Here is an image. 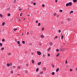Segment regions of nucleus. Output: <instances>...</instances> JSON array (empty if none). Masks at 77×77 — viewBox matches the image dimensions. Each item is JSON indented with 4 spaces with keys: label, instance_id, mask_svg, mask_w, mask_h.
<instances>
[{
    "label": "nucleus",
    "instance_id": "nucleus-1",
    "mask_svg": "<svg viewBox=\"0 0 77 77\" xmlns=\"http://www.w3.org/2000/svg\"><path fill=\"white\" fill-rule=\"evenodd\" d=\"M37 53L38 55H41V53L40 51H37Z\"/></svg>",
    "mask_w": 77,
    "mask_h": 77
},
{
    "label": "nucleus",
    "instance_id": "nucleus-2",
    "mask_svg": "<svg viewBox=\"0 0 77 77\" xmlns=\"http://www.w3.org/2000/svg\"><path fill=\"white\" fill-rule=\"evenodd\" d=\"M69 6H72V2H70L68 3Z\"/></svg>",
    "mask_w": 77,
    "mask_h": 77
},
{
    "label": "nucleus",
    "instance_id": "nucleus-3",
    "mask_svg": "<svg viewBox=\"0 0 77 77\" xmlns=\"http://www.w3.org/2000/svg\"><path fill=\"white\" fill-rule=\"evenodd\" d=\"M7 66L8 67H9V66H10V64L9 63H7Z\"/></svg>",
    "mask_w": 77,
    "mask_h": 77
},
{
    "label": "nucleus",
    "instance_id": "nucleus-4",
    "mask_svg": "<svg viewBox=\"0 0 77 77\" xmlns=\"http://www.w3.org/2000/svg\"><path fill=\"white\" fill-rule=\"evenodd\" d=\"M43 70L44 71H46V67H44L43 68Z\"/></svg>",
    "mask_w": 77,
    "mask_h": 77
},
{
    "label": "nucleus",
    "instance_id": "nucleus-5",
    "mask_svg": "<svg viewBox=\"0 0 77 77\" xmlns=\"http://www.w3.org/2000/svg\"><path fill=\"white\" fill-rule=\"evenodd\" d=\"M41 64V62H39L38 63V65H40Z\"/></svg>",
    "mask_w": 77,
    "mask_h": 77
},
{
    "label": "nucleus",
    "instance_id": "nucleus-6",
    "mask_svg": "<svg viewBox=\"0 0 77 77\" xmlns=\"http://www.w3.org/2000/svg\"><path fill=\"white\" fill-rule=\"evenodd\" d=\"M60 50L61 51H63V50H65V49L63 48H61Z\"/></svg>",
    "mask_w": 77,
    "mask_h": 77
},
{
    "label": "nucleus",
    "instance_id": "nucleus-7",
    "mask_svg": "<svg viewBox=\"0 0 77 77\" xmlns=\"http://www.w3.org/2000/svg\"><path fill=\"white\" fill-rule=\"evenodd\" d=\"M59 68H57L56 70V72H58L59 71Z\"/></svg>",
    "mask_w": 77,
    "mask_h": 77
},
{
    "label": "nucleus",
    "instance_id": "nucleus-8",
    "mask_svg": "<svg viewBox=\"0 0 77 77\" xmlns=\"http://www.w3.org/2000/svg\"><path fill=\"white\" fill-rule=\"evenodd\" d=\"M32 63L33 64L35 63V61L33 60H32Z\"/></svg>",
    "mask_w": 77,
    "mask_h": 77
},
{
    "label": "nucleus",
    "instance_id": "nucleus-9",
    "mask_svg": "<svg viewBox=\"0 0 77 77\" xmlns=\"http://www.w3.org/2000/svg\"><path fill=\"white\" fill-rule=\"evenodd\" d=\"M73 2L74 3H76L77 2V0H73Z\"/></svg>",
    "mask_w": 77,
    "mask_h": 77
},
{
    "label": "nucleus",
    "instance_id": "nucleus-10",
    "mask_svg": "<svg viewBox=\"0 0 77 77\" xmlns=\"http://www.w3.org/2000/svg\"><path fill=\"white\" fill-rule=\"evenodd\" d=\"M60 55V54L58 53L57 54V55H56L57 57H58V56Z\"/></svg>",
    "mask_w": 77,
    "mask_h": 77
},
{
    "label": "nucleus",
    "instance_id": "nucleus-11",
    "mask_svg": "<svg viewBox=\"0 0 77 77\" xmlns=\"http://www.w3.org/2000/svg\"><path fill=\"white\" fill-rule=\"evenodd\" d=\"M63 36L62 35V34H61V39H63Z\"/></svg>",
    "mask_w": 77,
    "mask_h": 77
},
{
    "label": "nucleus",
    "instance_id": "nucleus-12",
    "mask_svg": "<svg viewBox=\"0 0 77 77\" xmlns=\"http://www.w3.org/2000/svg\"><path fill=\"white\" fill-rule=\"evenodd\" d=\"M5 23L3 22L2 23V26H5Z\"/></svg>",
    "mask_w": 77,
    "mask_h": 77
},
{
    "label": "nucleus",
    "instance_id": "nucleus-13",
    "mask_svg": "<svg viewBox=\"0 0 77 77\" xmlns=\"http://www.w3.org/2000/svg\"><path fill=\"white\" fill-rule=\"evenodd\" d=\"M50 45H53V43H52V42H50Z\"/></svg>",
    "mask_w": 77,
    "mask_h": 77
},
{
    "label": "nucleus",
    "instance_id": "nucleus-14",
    "mask_svg": "<svg viewBox=\"0 0 77 77\" xmlns=\"http://www.w3.org/2000/svg\"><path fill=\"white\" fill-rule=\"evenodd\" d=\"M55 74V73L54 72H52L51 74H52V75H54Z\"/></svg>",
    "mask_w": 77,
    "mask_h": 77
},
{
    "label": "nucleus",
    "instance_id": "nucleus-15",
    "mask_svg": "<svg viewBox=\"0 0 77 77\" xmlns=\"http://www.w3.org/2000/svg\"><path fill=\"white\" fill-rule=\"evenodd\" d=\"M66 6H67V7H68V6H69V4L68 3H67V4H66Z\"/></svg>",
    "mask_w": 77,
    "mask_h": 77
},
{
    "label": "nucleus",
    "instance_id": "nucleus-16",
    "mask_svg": "<svg viewBox=\"0 0 77 77\" xmlns=\"http://www.w3.org/2000/svg\"><path fill=\"white\" fill-rule=\"evenodd\" d=\"M23 14L22 13H21L20 14V17H22V15H23Z\"/></svg>",
    "mask_w": 77,
    "mask_h": 77
},
{
    "label": "nucleus",
    "instance_id": "nucleus-17",
    "mask_svg": "<svg viewBox=\"0 0 77 77\" xmlns=\"http://www.w3.org/2000/svg\"><path fill=\"white\" fill-rule=\"evenodd\" d=\"M18 21H19V22H21V19H20V18L18 19Z\"/></svg>",
    "mask_w": 77,
    "mask_h": 77
},
{
    "label": "nucleus",
    "instance_id": "nucleus-18",
    "mask_svg": "<svg viewBox=\"0 0 77 77\" xmlns=\"http://www.w3.org/2000/svg\"><path fill=\"white\" fill-rule=\"evenodd\" d=\"M5 48H2L1 49V50H2V51H3V50H4Z\"/></svg>",
    "mask_w": 77,
    "mask_h": 77
},
{
    "label": "nucleus",
    "instance_id": "nucleus-19",
    "mask_svg": "<svg viewBox=\"0 0 77 77\" xmlns=\"http://www.w3.org/2000/svg\"><path fill=\"white\" fill-rule=\"evenodd\" d=\"M71 13H73V11H71L70 12V14H71Z\"/></svg>",
    "mask_w": 77,
    "mask_h": 77
},
{
    "label": "nucleus",
    "instance_id": "nucleus-20",
    "mask_svg": "<svg viewBox=\"0 0 77 77\" xmlns=\"http://www.w3.org/2000/svg\"><path fill=\"white\" fill-rule=\"evenodd\" d=\"M41 37L42 38H44V36L43 35H41Z\"/></svg>",
    "mask_w": 77,
    "mask_h": 77
},
{
    "label": "nucleus",
    "instance_id": "nucleus-21",
    "mask_svg": "<svg viewBox=\"0 0 77 77\" xmlns=\"http://www.w3.org/2000/svg\"><path fill=\"white\" fill-rule=\"evenodd\" d=\"M38 70H39V69L38 68H37L36 69V72H38Z\"/></svg>",
    "mask_w": 77,
    "mask_h": 77
},
{
    "label": "nucleus",
    "instance_id": "nucleus-22",
    "mask_svg": "<svg viewBox=\"0 0 77 77\" xmlns=\"http://www.w3.org/2000/svg\"><path fill=\"white\" fill-rule=\"evenodd\" d=\"M7 15L8 16H11V14H10V13H8V14Z\"/></svg>",
    "mask_w": 77,
    "mask_h": 77
},
{
    "label": "nucleus",
    "instance_id": "nucleus-23",
    "mask_svg": "<svg viewBox=\"0 0 77 77\" xmlns=\"http://www.w3.org/2000/svg\"><path fill=\"white\" fill-rule=\"evenodd\" d=\"M63 11V10H60L59 12H62Z\"/></svg>",
    "mask_w": 77,
    "mask_h": 77
},
{
    "label": "nucleus",
    "instance_id": "nucleus-24",
    "mask_svg": "<svg viewBox=\"0 0 77 77\" xmlns=\"http://www.w3.org/2000/svg\"><path fill=\"white\" fill-rule=\"evenodd\" d=\"M17 44H20V41H18L17 42Z\"/></svg>",
    "mask_w": 77,
    "mask_h": 77
},
{
    "label": "nucleus",
    "instance_id": "nucleus-25",
    "mask_svg": "<svg viewBox=\"0 0 77 77\" xmlns=\"http://www.w3.org/2000/svg\"><path fill=\"white\" fill-rule=\"evenodd\" d=\"M51 65L52 66V67H53V68H54V66L53 65V64H51Z\"/></svg>",
    "mask_w": 77,
    "mask_h": 77
},
{
    "label": "nucleus",
    "instance_id": "nucleus-26",
    "mask_svg": "<svg viewBox=\"0 0 77 77\" xmlns=\"http://www.w3.org/2000/svg\"><path fill=\"white\" fill-rule=\"evenodd\" d=\"M44 30V27L42 28V30L43 31Z\"/></svg>",
    "mask_w": 77,
    "mask_h": 77
},
{
    "label": "nucleus",
    "instance_id": "nucleus-27",
    "mask_svg": "<svg viewBox=\"0 0 77 77\" xmlns=\"http://www.w3.org/2000/svg\"><path fill=\"white\" fill-rule=\"evenodd\" d=\"M5 40L4 39H2V42H5Z\"/></svg>",
    "mask_w": 77,
    "mask_h": 77
},
{
    "label": "nucleus",
    "instance_id": "nucleus-28",
    "mask_svg": "<svg viewBox=\"0 0 77 77\" xmlns=\"http://www.w3.org/2000/svg\"><path fill=\"white\" fill-rule=\"evenodd\" d=\"M2 45H3L2 44V43H0V45L1 47H2Z\"/></svg>",
    "mask_w": 77,
    "mask_h": 77
},
{
    "label": "nucleus",
    "instance_id": "nucleus-29",
    "mask_svg": "<svg viewBox=\"0 0 77 77\" xmlns=\"http://www.w3.org/2000/svg\"><path fill=\"white\" fill-rule=\"evenodd\" d=\"M53 15H54V17H55V16H56V14L54 13V14Z\"/></svg>",
    "mask_w": 77,
    "mask_h": 77
},
{
    "label": "nucleus",
    "instance_id": "nucleus-30",
    "mask_svg": "<svg viewBox=\"0 0 77 77\" xmlns=\"http://www.w3.org/2000/svg\"><path fill=\"white\" fill-rule=\"evenodd\" d=\"M13 30L14 31V32L16 31V29H15V28H14V29H13Z\"/></svg>",
    "mask_w": 77,
    "mask_h": 77
},
{
    "label": "nucleus",
    "instance_id": "nucleus-31",
    "mask_svg": "<svg viewBox=\"0 0 77 77\" xmlns=\"http://www.w3.org/2000/svg\"><path fill=\"white\" fill-rule=\"evenodd\" d=\"M22 43L23 44H25V42L24 41H22Z\"/></svg>",
    "mask_w": 77,
    "mask_h": 77
},
{
    "label": "nucleus",
    "instance_id": "nucleus-32",
    "mask_svg": "<svg viewBox=\"0 0 77 77\" xmlns=\"http://www.w3.org/2000/svg\"><path fill=\"white\" fill-rule=\"evenodd\" d=\"M36 3L35 2H34L33 3V5H36Z\"/></svg>",
    "mask_w": 77,
    "mask_h": 77
},
{
    "label": "nucleus",
    "instance_id": "nucleus-33",
    "mask_svg": "<svg viewBox=\"0 0 77 77\" xmlns=\"http://www.w3.org/2000/svg\"><path fill=\"white\" fill-rule=\"evenodd\" d=\"M51 49V48H49L48 49V51H49V50H50Z\"/></svg>",
    "mask_w": 77,
    "mask_h": 77
},
{
    "label": "nucleus",
    "instance_id": "nucleus-34",
    "mask_svg": "<svg viewBox=\"0 0 77 77\" xmlns=\"http://www.w3.org/2000/svg\"><path fill=\"white\" fill-rule=\"evenodd\" d=\"M58 32H59V33H60V32H61V30H59Z\"/></svg>",
    "mask_w": 77,
    "mask_h": 77
},
{
    "label": "nucleus",
    "instance_id": "nucleus-35",
    "mask_svg": "<svg viewBox=\"0 0 77 77\" xmlns=\"http://www.w3.org/2000/svg\"><path fill=\"white\" fill-rule=\"evenodd\" d=\"M40 25H41V23H39L38 26H40Z\"/></svg>",
    "mask_w": 77,
    "mask_h": 77
},
{
    "label": "nucleus",
    "instance_id": "nucleus-36",
    "mask_svg": "<svg viewBox=\"0 0 77 77\" xmlns=\"http://www.w3.org/2000/svg\"><path fill=\"white\" fill-rule=\"evenodd\" d=\"M12 65V63H10V66H11Z\"/></svg>",
    "mask_w": 77,
    "mask_h": 77
},
{
    "label": "nucleus",
    "instance_id": "nucleus-37",
    "mask_svg": "<svg viewBox=\"0 0 77 77\" xmlns=\"http://www.w3.org/2000/svg\"><path fill=\"white\" fill-rule=\"evenodd\" d=\"M72 71V69H70V72H71V71Z\"/></svg>",
    "mask_w": 77,
    "mask_h": 77
},
{
    "label": "nucleus",
    "instance_id": "nucleus-38",
    "mask_svg": "<svg viewBox=\"0 0 77 77\" xmlns=\"http://www.w3.org/2000/svg\"><path fill=\"white\" fill-rule=\"evenodd\" d=\"M59 51V49H57L56 50V51Z\"/></svg>",
    "mask_w": 77,
    "mask_h": 77
},
{
    "label": "nucleus",
    "instance_id": "nucleus-39",
    "mask_svg": "<svg viewBox=\"0 0 77 77\" xmlns=\"http://www.w3.org/2000/svg\"><path fill=\"white\" fill-rule=\"evenodd\" d=\"M42 7H44L45 6V5H44L43 4L42 5Z\"/></svg>",
    "mask_w": 77,
    "mask_h": 77
},
{
    "label": "nucleus",
    "instance_id": "nucleus-40",
    "mask_svg": "<svg viewBox=\"0 0 77 77\" xmlns=\"http://www.w3.org/2000/svg\"><path fill=\"white\" fill-rule=\"evenodd\" d=\"M35 23H38V20H36L35 21Z\"/></svg>",
    "mask_w": 77,
    "mask_h": 77
},
{
    "label": "nucleus",
    "instance_id": "nucleus-41",
    "mask_svg": "<svg viewBox=\"0 0 77 77\" xmlns=\"http://www.w3.org/2000/svg\"><path fill=\"white\" fill-rule=\"evenodd\" d=\"M58 36H56L55 37V38H58Z\"/></svg>",
    "mask_w": 77,
    "mask_h": 77
},
{
    "label": "nucleus",
    "instance_id": "nucleus-42",
    "mask_svg": "<svg viewBox=\"0 0 77 77\" xmlns=\"http://www.w3.org/2000/svg\"><path fill=\"white\" fill-rule=\"evenodd\" d=\"M48 56H50V54H48Z\"/></svg>",
    "mask_w": 77,
    "mask_h": 77
},
{
    "label": "nucleus",
    "instance_id": "nucleus-43",
    "mask_svg": "<svg viewBox=\"0 0 77 77\" xmlns=\"http://www.w3.org/2000/svg\"><path fill=\"white\" fill-rule=\"evenodd\" d=\"M8 55H11V53H9L8 54Z\"/></svg>",
    "mask_w": 77,
    "mask_h": 77
},
{
    "label": "nucleus",
    "instance_id": "nucleus-44",
    "mask_svg": "<svg viewBox=\"0 0 77 77\" xmlns=\"http://www.w3.org/2000/svg\"><path fill=\"white\" fill-rule=\"evenodd\" d=\"M13 72H14L13 71H12L11 72V74H13Z\"/></svg>",
    "mask_w": 77,
    "mask_h": 77
},
{
    "label": "nucleus",
    "instance_id": "nucleus-45",
    "mask_svg": "<svg viewBox=\"0 0 77 77\" xmlns=\"http://www.w3.org/2000/svg\"><path fill=\"white\" fill-rule=\"evenodd\" d=\"M0 17H3V16H2V15L1 14H0Z\"/></svg>",
    "mask_w": 77,
    "mask_h": 77
},
{
    "label": "nucleus",
    "instance_id": "nucleus-46",
    "mask_svg": "<svg viewBox=\"0 0 77 77\" xmlns=\"http://www.w3.org/2000/svg\"><path fill=\"white\" fill-rule=\"evenodd\" d=\"M55 2L56 3H57V0H56Z\"/></svg>",
    "mask_w": 77,
    "mask_h": 77
},
{
    "label": "nucleus",
    "instance_id": "nucleus-47",
    "mask_svg": "<svg viewBox=\"0 0 77 77\" xmlns=\"http://www.w3.org/2000/svg\"><path fill=\"white\" fill-rule=\"evenodd\" d=\"M68 63V62H67V61L66 60V63Z\"/></svg>",
    "mask_w": 77,
    "mask_h": 77
},
{
    "label": "nucleus",
    "instance_id": "nucleus-48",
    "mask_svg": "<svg viewBox=\"0 0 77 77\" xmlns=\"http://www.w3.org/2000/svg\"><path fill=\"white\" fill-rule=\"evenodd\" d=\"M27 72H27V71H25V73H27Z\"/></svg>",
    "mask_w": 77,
    "mask_h": 77
},
{
    "label": "nucleus",
    "instance_id": "nucleus-49",
    "mask_svg": "<svg viewBox=\"0 0 77 77\" xmlns=\"http://www.w3.org/2000/svg\"><path fill=\"white\" fill-rule=\"evenodd\" d=\"M27 35H29V32H28L27 33Z\"/></svg>",
    "mask_w": 77,
    "mask_h": 77
},
{
    "label": "nucleus",
    "instance_id": "nucleus-50",
    "mask_svg": "<svg viewBox=\"0 0 77 77\" xmlns=\"http://www.w3.org/2000/svg\"><path fill=\"white\" fill-rule=\"evenodd\" d=\"M26 66H29V64H26Z\"/></svg>",
    "mask_w": 77,
    "mask_h": 77
},
{
    "label": "nucleus",
    "instance_id": "nucleus-51",
    "mask_svg": "<svg viewBox=\"0 0 77 77\" xmlns=\"http://www.w3.org/2000/svg\"><path fill=\"white\" fill-rule=\"evenodd\" d=\"M17 75H19V76H20V74H18Z\"/></svg>",
    "mask_w": 77,
    "mask_h": 77
},
{
    "label": "nucleus",
    "instance_id": "nucleus-52",
    "mask_svg": "<svg viewBox=\"0 0 77 77\" xmlns=\"http://www.w3.org/2000/svg\"><path fill=\"white\" fill-rule=\"evenodd\" d=\"M13 68H15V66H13Z\"/></svg>",
    "mask_w": 77,
    "mask_h": 77
},
{
    "label": "nucleus",
    "instance_id": "nucleus-53",
    "mask_svg": "<svg viewBox=\"0 0 77 77\" xmlns=\"http://www.w3.org/2000/svg\"><path fill=\"white\" fill-rule=\"evenodd\" d=\"M18 68L20 69V66H18Z\"/></svg>",
    "mask_w": 77,
    "mask_h": 77
},
{
    "label": "nucleus",
    "instance_id": "nucleus-54",
    "mask_svg": "<svg viewBox=\"0 0 77 77\" xmlns=\"http://www.w3.org/2000/svg\"><path fill=\"white\" fill-rule=\"evenodd\" d=\"M19 46H21V45L20 44H19Z\"/></svg>",
    "mask_w": 77,
    "mask_h": 77
},
{
    "label": "nucleus",
    "instance_id": "nucleus-55",
    "mask_svg": "<svg viewBox=\"0 0 77 77\" xmlns=\"http://www.w3.org/2000/svg\"><path fill=\"white\" fill-rule=\"evenodd\" d=\"M23 21H25V18H24V19H23Z\"/></svg>",
    "mask_w": 77,
    "mask_h": 77
},
{
    "label": "nucleus",
    "instance_id": "nucleus-56",
    "mask_svg": "<svg viewBox=\"0 0 77 77\" xmlns=\"http://www.w3.org/2000/svg\"><path fill=\"white\" fill-rule=\"evenodd\" d=\"M68 21H69V19H68Z\"/></svg>",
    "mask_w": 77,
    "mask_h": 77
},
{
    "label": "nucleus",
    "instance_id": "nucleus-57",
    "mask_svg": "<svg viewBox=\"0 0 77 77\" xmlns=\"http://www.w3.org/2000/svg\"><path fill=\"white\" fill-rule=\"evenodd\" d=\"M75 69H76V71H77V68H76Z\"/></svg>",
    "mask_w": 77,
    "mask_h": 77
},
{
    "label": "nucleus",
    "instance_id": "nucleus-58",
    "mask_svg": "<svg viewBox=\"0 0 77 77\" xmlns=\"http://www.w3.org/2000/svg\"><path fill=\"white\" fill-rule=\"evenodd\" d=\"M57 17H59V15H57Z\"/></svg>",
    "mask_w": 77,
    "mask_h": 77
},
{
    "label": "nucleus",
    "instance_id": "nucleus-59",
    "mask_svg": "<svg viewBox=\"0 0 77 77\" xmlns=\"http://www.w3.org/2000/svg\"><path fill=\"white\" fill-rule=\"evenodd\" d=\"M15 41H16V42H17V40L16 39H15Z\"/></svg>",
    "mask_w": 77,
    "mask_h": 77
},
{
    "label": "nucleus",
    "instance_id": "nucleus-60",
    "mask_svg": "<svg viewBox=\"0 0 77 77\" xmlns=\"http://www.w3.org/2000/svg\"><path fill=\"white\" fill-rule=\"evenodd\" d=\"M16 0H15L14 1V2H16Z\"/></svg>",
    "mask_w": 77,
    "mask_h": 77
},
{
    "label": "nucleus",
    "instance_id": "nucleus-61",
    "mask_svg": "<svg viewBox=\"0 0 77 77\" xmlns=\"http://www.w3.org/2000/svg\"><path fill=\"white\" fill-rule=\"evenodd\" d=\"M21 9H20L19 10V11H20V10H21Z\"/></svg>",
    "mask_w": 77,
    "mask_h": 77
},
{
    "label": "nucleus",
    "instance_id": "nucleus-62",
    "mask_svg": "<svg viewBox=\"0 0 77 77\" xmlns=\"http://www.w3.org/2000/svg\"><path fill=\"white\" fill-rule=\"evenodd\" d=\"M15 29H16V30H17V28Z\"/></svg>",
    "mask_w": 77,
    "mask_h": 77
},
{
    "label": "nucleus",
    "instance_id": "nucleus-63",
    "mask_svg": "<svg viewBox=\"0 0 77 77\" xmlns=\"http://www.w3.org/2000/svg\"><path fill=\"white\" fill-rule=\"evenodd\" d=\"M23 33L22 34V35H23Z\"/></svg>",
    "mask_w": 77,
    "mask_h": 77
},
{
    "label": "nucleus",
    "instance_id": "nucleus-64",
    "mask_svg": "<svg viewBox=\"0 0 77 77\" xmlns=\"http://www.w3.org/2000/svg\"><path fill=\"white\" fill-rule=\"evenodd\" d=\"M56 39V38H55V37L54 38V39Z\"/></svg>",
    "mask_w": 77,
    "mask_h": 77
}]
</instances>
